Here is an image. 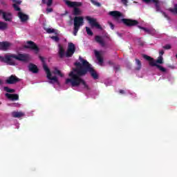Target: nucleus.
<instances>
[{"mask_svg":"<svg viewBox=\"0 0 177 177\" xmlns=\"http://www.w3.org/2000/svg\"><path fill=\"white\" fill-rule=\"evenodd\" d=\"M95 56L99 63H103V58L100 56V53H99V51H95Z\"/></svg>","mask_w":177,"mask_h":177,"instance_id":"b1692460","label":"nucleus"},{"mask_svg":"<svg viewBox=\"0 0 177 177\" xmlns=\"http://www.w3.org/2000/svg\"><path fill=\"white\" fill-rule=\"evenodd\" d=\"M73 35L77 36L78 31H80V27L84 26V17H75L73 19Z\"/></svg>","mask_w":177,"mask_h":177,"instance_id":"423d86ee","label":"nucleus"},{"mask_svg":"<svg viewBox=\"0 0 177 177\" xmlns=\"http://www.w3.org/2000/svg\"><path fill=\"white\" fill-rule=\"evenodd\" d=\"M86 31L88 34V35H93V32H92V30H91V28L88 26L86 27Z\"/></svg>","mask_w":177,"mask_h":177,"instance_id":"c85d7f7f","label":"nucleus"},{"mask_svg":"<svg viewBox=\"0 0 177 177\" xmlns=\"http://www.w3.org/2000/svg\"><path fill=\"white\" fill-rule=\"evenodd\" d=\"M109 26H110L111 30H114V24H113V23L109 22Z\"/></svg>","mask_w":177,"mask_h":177,"instance_id":"58836bf2","label":"nucleus"},{"mask_svg":"<svg viewBox=\"0 0 177 177\" xmlns=\"http://www.w3.org/2000/svg\"><path fill=\"white\" fill-rule=\"evenodd\" d=\"M21 79L17 77L15 75H12L7 78L6 80V84L8 85H15V84H17V82H20Z\"/></svg>","mask_w":177,"mask_h":177,"instance_id":"1a4fd4ad","label":"nucleus"},{"mask_svg":"<svg viewBox=\"0 0 177 177\" xmlns=\"http://www.w3.org/2000/svg\"><path fill=\"white\" fill-rule=\"evenodd\" d=\"M108 64H109V66H114V62L112 61H108Z\"/></svg>","mask_w":177,"mask_h":177,"instance_id":"ea45409f","label":"nucleus"},{"mask_svg":"<svg viewBox=\"0 0 177 177\" xmlns=\"http://www.w3.org/2000/svg\"><path fill=\"white\" fill-rule=\"evenodd\" d=\"M91 2L93 3V5L97 6L98 8L102 6V4H100V3L97 2L96 0H91Z\"/></svg>","mask_w":177,"mask_h":177,"instance_id":"a878e982","label":"nucleus"},{"mask_svg":"<svg viewBox=\"0 0 177 177\" xmlns=\"http://www.w3.org/2000/svg\"><path fill=\"white\" fill-rule=\"evenodd\" d=\"M8 28V24L5 22L0 21V30L3 31Z\"/></svg>","mask_w":177,"mask_h":177,"instance_id":"5701e85b","label":"nucleus"},{"mask_svg":"<svg viewBox=\"0 0 177 177\" xmlns=\"http://www.w3.org/2000/svg\"><path fill=\"white\" fill-rule=\"evenodd\" d=\"M64 3L68 6V8H73V13L74 16L78 17L81 15L80 6H82V2L71 1L70 0H64Z\"/></svg>","mask_w":177,"mask_h":177,"instance_id":"39448f33","label":"nucleus"},{"mask_svg":"<svg viewBox=\"0 0 177 177\" xmlns=\"http://www.w3.org/2000/svg\"><path fill=\"white\" fill-rule=\"evenodd\" d=\"M2 13V15H3V13H5V12H3L2 10H0V15Z\"/></svg>","mask_w":177,"mask_h":177,"instance_id":"c03bdc74","label":"nucleus"},{"mask_svg":"<svg viewBox=\"0 0 177 177\" xmlns=\"http://www.w3.org/2000/svg\"><path fill=\"white\" fill-rule=\"evenodd\" d=\"M109 15L110 16H112V17H113V19H115L118 23H121L122 21V23H123L124 26H127V27H133L139 24V21L135 19L123 18L120 20V17H124V15H122V13L120 11H111L109 12Z\"/></svg>","mask_w":177,"mask_h":177,"instance_id":"7ed1b4c3","label":"nucleus"},{"mask_svg":"<svg viewBox=\"0 0 177 177\" xmlns=\"http://www.w3.org/2000/svg\"><path fill=\"white\" fill-rule=\"evenodd\" d=\"M29 71H31V73H33V74H37L39 71V69H38V66L34 64H29L28 65Z\"/></svg>","mask_w":177,"mask_h":177,"instance_id":"2eb2a0df","label":"nucleus"},{"mask_svg":"<svg viewBox=\"0 0 177 177\" xmlns=\"http://www.w3.org/2000/svg\"><path fill=\"white\" fill-rule=\"evenodd\" d=\"M95 41L97 44H100V45H101V46H102V47L106 46V43L104 42V40H103L102 37H100L99 35H96L95 37Z\"/></svg>","mask_w":177,"mask_h":177,"instance_id":"f3484780","label":"nucleus"},{"mask_svg":"<svg viewBox=\"0 0 177 177\" xmlns=\"http://www.w3.org/2000/svg\"><path fill=\"white\" fill-rule=\"evenodd\" d=\"M18 17L20 19V20L22 23H24L26 21H27V20H28V15H27L20 11L18 12Z\"/></svg>","mask_w":177,"mask_h":177,"instance_id":"dca6fc26","label":"nucleus"},{"mask_svg":"<svg viewBox=\"0 0 177 177\" xmlns=\"http://www.w3.org/2000/svg\"><path fill=\"white\" fill-rule=\"evenodd\" d=\"M162 48H163V49H166V50H168L171 49V45L167 44L166 46H164Z\"/></svg>","mask_w":177,"mask_h":177,"instance_id":"f704fd0d","label":"nucleus"},{"mask_svg":"<svg viewBox=\"0 0 177 177\" xmlns=\"http://www.w3.org/2000/svg\"><path fill=\"white\" fill-rule=\"evenodd\" d=\"M121 2L123 3V5L127 6L128 3V0H121Z\"/></svg>","mask_w":177,"mask_h":177,"instance_id":"e433bc0d","label":"nucleus"},{"mask_svg":"<svg viewBox=\"0 0 177 177\" xmlns=\"http://www.w3.org/2000/svg\"><path fill=\"white\" fill-rule=\"evenodd\" d=\"M51 39H53V41L55 42H59V41H60V38H59L57 36L51 37Z\"/></svg>","mask_w":177,"mask_h":177,"instance_id":"7c9ffc66","label":"nucleus"},{"mask_svg":"<svg viewBox=\"0 0 177 177\" xmlns=\"http://www.w3.org/2000/svg\"><path fill=\"white\" fill-rule=\"evenodd\" d=\"M142 57H144L145 60H147V62H149V64L152 67H157V68H158L160 71H162V73H165V71H167V69L165 68L162 67L161 65L157 64V62H155L154 58H152L147 55H143Z\"/></svg>","mask_w":177,"mask_h":177,"instance_id":"0eeeda50","label":"nucleus"},{"mask_svg":"<svg viewBox=\"0 0 177 177\" xmlns=\"http://www.w3.org/2000/svg\"><path fill=\"white\" fill-rule=\"evenodd\" d=\"M86 20L88 21L89 24L91 27H95V28H97V30H103L102 28V26L97 23V21L95 18H92L91 17H86Z\"/></svg>","mask_w":177,"mask_h":177,"instance_id":"6e6552de","label":"nucleus"},{"mask_svg":"<svg viewBox=\"0 0 177 177\" xmlns=\"http://www.w3.org/2000/svg\"><path fill=\"white\" fill-rule=\"evenodd\" d=\"M162 16H164V17H165V19H167V20H171V18L168 16V15H167V13L165 12H162Z\"/></svg>","mask_w":177,"mask_h":177,"instance_id":"72a5a7b5","label":"nucleus"},{"mask_svg":"<svg viewBox=\"0 0 177 177\" xmlns=\"http://www.w3.org/2000/svg\"><path fill=\"white\" fill-rule=\"evenodd\" d=\"M46 12H47V13H50L51 12H53V8H47Z\"/></svg>","mask_w":177,"mask_h":177,"instance_id":"4c0bfd02","label":"nucleus"},{"mask_svg":"<svg viewBox=\"0 0 177 177\" xmlns=\"http://www.w3.org/2000/svg\"><path fill=\"white\" fill-rule=\"evenodd\" d=\"M10 46V43L8 41H0V50L6 51L8 49H9V47Z\"/></svg>","mask_w":177,"mask_h":177,"instance_id":"4468645a","label":"nucleus"},{"mask_svg":"<svg viewBox=\"0 0 177 177\" xmlns=\"http://www.w3.org/2000/svg\"><path fill=\"white\" fill-rule=\"evenodd\" d=\"M53 74H57L59 77H64L63 73L60 71H59L57 68H55Z\"/></svg>","mask_w":177,"mask_h":177,"instance_id":"bb28decb","label":"nucleus"},{"mask_svg":"<svg viewBox=\"0 0 177 177\" xmlns=\"http://www.w3.org/2000/svg\"><path fill=\"white\" fill-rule=\"evenodd\" d=\"M136 63L137 64V67H136V71H139L142 68V62L140 59H136Z\"/></svg>","mask_w":177,"mask_h":177,"instance_id":"412c9836","label":"nucleus"},{"mask_svg":"<svg viewBox=\"0 0 177 177\" xmlns=\"http://www.w3.org/2000/svg\"><path fill=\"white\" fill-rule=\"evenodd\" d=\"M12 107H17V106H19V104H16V103H12L11 104Z\"/></svg>","mask_w":177,"mask_h":177,"instance_id":"a19ab883","label":"nucleus"},{"mask_svg":"<svg viewBox=\"0 0 177 177\" xmlns=\"http://www.w3.org/2000/svg\"><path fill=\"white\" fill-rule=\"evenodd\" d=\"M138 28H140V30H143L144 31H145V32H147V34H150V30H149L145 27H142L140 26H138Z\"/></svg>","mask_w":177,"mask_h":177,"instance_id":"c756f323","label":"nucleus"},{"mask_svg":"<svg viewBox=\"0 0 177 177\" xmlns=\"http://www.w3.org/2000/svg\"><path fill=\"white\" fill-rule=\"evenodd\" d=\"M144 2L149 3V2H152L155 3V7L156 9V12H161V8L160 7V1L158 0H143Z\"/></svg>","mask_w":177,"mask_h":177,"instance_id":"ddd939ff","label":"nucleus"},{"mask_svg":"<svg viewBox=\"0 0 177 177\" xmlns=\"http://www.w3.org/2000/svg\"><path fill=\"white\" fill-rule=\"evenodd\" d=\"M3 19L6 21H12V13L10 12H3Z\"/></svg>","mask_w":177,"mask_h":177,"instance_id":"6ab92c4d","label":"nucleus"},{"mask_svg":"<svg viewBox=\"0 0 177 177\" xmlns=\"http://www.w3.org/2000/svg\"><path fill=\"white\" fill-rule=\"evenodd\" d=\"M163 60L164 58L162 57V56H159L158 59L156 60V63H158V64H162V63H164Z\"/></svg>","mask_w":177,"mask_h":177,"instance_id":"cd10ccee","label":"nucleus"},{"mask_svg":"<svg viewBox=\"0 0 177 177\" xmlns=\"http://www.w3.org/2000/svg\"><path fill=\"white\" fill-rule=\"evenodd\" d=\"M41 2L42 3H46V0H42Z\"/></svg>","mask_w":177,"mask_h":177,"instance_id":"a18cd8bd","label":"nucleus"},{"mask_svg":"<svg viewBox=\"0 0 177 177\" xmlns=\"http://www.w3.org/2000/svg\"><path fill=\"white\" fill-rule=\"evenodd\" d=\"M119 92H120V93H121L122 95H124V93H125V91H124V90H120Z\"/></svg>","mask_w":177,"mask_h":177,"instance_id":"37998d69","label":"nucleus"},{"mask_svg":"<svg viewBox=\"0 0 177 177\" xmlns=\"http://www.w3.org/2000/svg\"><path fill=\"white\" fill-rule=\"evenodd\" d=\"M79 59L82 64L79 62L74 63V66H75L76 68H73V71L69 73L68 75L70 78L66 80L65 84H66V85H71L73 88L80 86V84H82L86 89L89 91V86L86 84L85 80L81 78V77L86 75V74L89 73L93 80H99V75L88 61L84 59L81 56L79 57Z\"/></svg>","mask_w":177,"mask_h":177,"instance_id":"f257e3e1","label":"nucleus"},{"mask_svg":"<svg viewBox=\"0 0 177 177\" xmlns=\"http://www.w3.org/2000/svg\"><path fill=\"white\" fill-rule=\"evenodd\" d=\"M4 90L6 91V92H8V93H15V92H16V91L13 88H10L9 87H4Z\"/></svg>","mask_w":177,"mask_h":177,"instance_id":"393cba45","label":"nucleus"},{"mask_svg":"<svg viewBox=\"0 0 177 177\" xmlns=\"http://www.w3.org/2000/svg\"><path fill=\"white\" fill-rule=\"evenodd\" d=\"M59 55L61 59H62V57H64V48H63V46L60 45H59Z\"/></svg>","mask_w":177,"mask_h":177,"instance_id":"4be33fe9","label":"nucleus"},{"mask_svg":"<svg viewBox=\"0 0 177 177\" xmlns=\"http://www.w3.org/2000/svg\"><path fill=\"white\" fill-rule=\"evenodd\" d=\"M46 32H48V34H52V33L55 32V29L47 28Z\"/></svg>","mask_w":177,"mask_h":177,"instance_id":"2f4dec72","label":"nucleus"},{"mask_svg":"<svg viewBox=\"0 0 177 177\" xmlns=\"http://www.w3.org/2000/svg\"><path fill=\"white\" fill-rule=\"evenodd\" d=\"M113 68L115 71H120V65L113 66Z\"/></svg>","mask_w":177,"mask_h":177,"instance_id":"c9c22d12","label":"nucleus"},{"mask_svg":"<svg viewBox=\"0 0 177 177\" xmlns=\"http://www.w3.org/2000/svg\"><path fill=\"white\" fill-rule=\"evenodd\" d=\"M39 57L42 63L43 68L47 75V78L50 80L48 81V84H57L59 85V79H57V77L56 76L52 77V73H50V69H49L48 65H46V62H45V58L41 56H39Z\"/></svg>","mask_w":177,"mask_h":177,"instance_id":"20e7f679","label":"nucleus"},{"mask_svg":"<svg viewBox=\"0 0 177 177\" xmlns=\"http://www.w3.org/2000/svg\"><path fill=\"white\" fill-rule=\"evenodd\" d=\"M12 115L14 118H21V117H24V113L21 111H14L12 113Z\"/></svg>","mask_w":177,"mask_h":177,"instance_id":"aec40b11","label":"nucleus"},{"mask_svg":"<svg viewBox=\"0 0 177 177\" xmlns=\"http://www.w3.org/2000/svg\"><path fill=\"white\" fill-rule=\"evenodd\" d=\"M6 96L10 100H12L15 102V100H19V95L18 94H10V93H6Z\"/></svg>","mask_w":177,"mask_h":177,"instance_id":"a211bd4d","label":"nucleus"},{"mask_svg":"<svg viewBox=\"0 0 177 177\" xmlns=\"http://www.w3.org/2000/svg\"><path fill=\"white\" fill-rule=\"evenodd\" d=\"M12 59L18 60V62H24L25 63H27L31 60V56L28 54L18 53V55H15L9 53L6 54L4 57L1 56L0 62L6 63V64H9V66H15V61H13Z\"/></svg>","mask_w":177,"mask_h":177,"instance_id":"f03ea898","label":"nucleus"},{"mask_svg":"<svg viewBox=\"0 0 177 177\" xmlns=\"http://www.w3.org/2000/svg\"><path fill=\"white\" fill-rule=\"evenodd\" d=\"M12 8L16 12H21V8L19 7V5H21V0H12Z\"/></svg>","mask_w":177,"mask_h":177,"instance_id":"f8f14e48","label":"nucleus"},{"mask_svg":"<svg viewBox=\"0 0 177 177\" xmlns=\"http://www.w3.org/2000/svg\"><path fill=\"white\" fill-rule=\"evenodd\" d=\"M75 52V45H74L73 43H68V49L65 55L66 57H71V56L74 55Z\"/></svg>","mask_w":177,"mask_h":177,"instance_id":"9d476101","label":"nucleus"},{"mask_svg":"<svg viewBox=\"0 0 177 177\" xmlns=\"http://www.w3.org/2000/svg\"><path fill=\"white\" fill-rule=\"evenodd\" d=\"M159 55H160V56H162V55H164V50H161L159 52Z\"/></svg>","mask_w":177,"mask_h":177,"instance_id":"79ce46f5","label":"nucleus"},{"mask_svg":"<svg viewBox=\"0 0 177 177\" xmlns=\"http://www.w3.org/2000/svg\"><path fill=\"white\" fill-rule=\"evenodd\" d=\"M176 59H177V54L176 55Z\"/></svg>","mask_w":177,"mask_h":177,"instance_id":"49530a36","label":"nucleus"},{"mask_svg":"<svg viewBox=\"0 0 177 177\" xmlns=\"http://www.w3.org/2000/svg\"><path fill=\"white\" fill-rule=\"evenodd\" d=\"M27 44L28 45L25 46L26 49H31L32 50H35V53H38V52H39V48H38V46H37L34 41H28Z\"/></svg>","mask_w":177,"mask_h":177,"instance_id":"9b49d317","label":"nucleus"},{"mask_svg":"<svg viewBox=\"0 0 177 177\" xmlns=\"http://www.w3.org/2000/svg\"><path fill=\"white\" fill-rule=\"evenodd\" d=\"M47 6H52V3H53V0H48V2L46 3Z\"/></svg>","mask_w":177,"mask_h":177,"instance_id":"473e14b6","label":"nucleus"}]
</instances>
